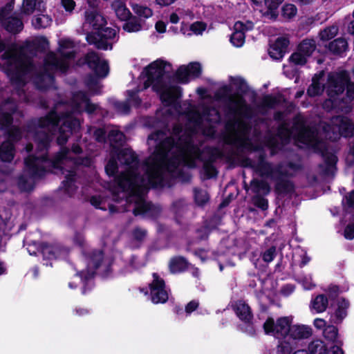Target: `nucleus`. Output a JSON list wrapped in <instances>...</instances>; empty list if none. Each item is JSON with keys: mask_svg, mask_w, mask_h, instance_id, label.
<instances>
[{"mask_svg": "<svg viewBox=\"0 0 354 354\" xmlns=\"http://www.w3.org/2000/svg\"><path fill=\"white\" fill-rule=\"evenodd\" d=\"M115 153L118 160L129 167L118 176V187L124 192L140 195L147 189V185L145 178L138 172L140 162L137 154L129 148L118 149Z\"/></svg>", "mask_w": 354, "mask_h": 354, "instance_id": "obj_1", "label": "nucleus"}, {"mask_svg": "<svg viewBox=\"0 0 354 354\" xmlns=\"http://www.w3.org/2000/svg\"><path fill=\"white\" fill-rule=\"evenodd\" d=\"M255 171L261 177H266L276 182L274 192L277 195H287L295 192L294 183L285 178L290 176L288 171L283 169L281 163L274 166L272 163L267 161L265 153H263L259 156Z\"/></svg>", "mask_w": 354, "mask_h": 354, "instance_id": "obj_2", "label": "nucleus"}, {"mask_svg": "<svg viewBox=\"0 0 354 354\" xmlns=\"http://www.w3.org/2000/svg\"><path fill=\"white\" fill-rule=\"evenodd\" d=\"M60 122V118L55 111H50L44 117L35 118L29 120L26 129L28 133H33V140L37 144V149L39 151H47L50 147L53 140V136L40 129L51 126L53 128L58 127Z\"/></svg>", "mask_w": 354, "mask_h": 354, "instance_id": "obj_3", "label": "nucleus"}, {"mask_svg": "<svg viewBox=\"0 0 354 354\" xmlns=\"http://www.w3.org/2000/svg\"><path fill=\"white\" fill-rule=\"evenodd\" d=\"M143 165L147 178V188H162L165 186V171L174 172L180 165V159L176 156H167L164 159L160 158L149 162H143Z\"/></svg>", "mask_w": 354, "mask_h": 354, "instance_id": "obj_4", "label": "nucleus"}, {"mask_svg": "<svg viewBox=\"0 0 354 354\" xmlns=\"http://www.w3.org/2000/svg\"><path fill=\"white\" fill-rule=\"evenodd\" d=\"M232 88L230 85L221 86L214 93L215 99L218 101L227 102L226 115H239L250 119L254 115L252 106L246 102L239 93L232 94Z\"/></svg>", "mask_w": 354, "mask_h": 354, "instance_id": "obj_5", "label": "nucleus"}, {"mask_svg": "<svg viewBox=\"0 0 354 354\" xmlns=\"http://www.w3.org/2000/svg\"><path fill=\"white\" fill-rule=\"evenodd\" d=\"M148 140H153L157 144L152 155L146 158L143 162H149L152 160H157L160 158L164 159L176 145V139L171 136L167 137L165 133L162 130H157L149 134Z\"/></svg>", "mask_w": 354, "mask_h": 354, "instance_id": "obj_6", "label": "nucleus"}, {"mask_svg": "<svg viewBox=\"0 0 354 354\" xmlns=\"http://www.w3.org/2000/svg\"><path fill=\"white\" fill-rule=\"evenodd\" d=\"M237 317L243 322L238 325V329L250 337L256 335L254 325V315L250 306L243 300H238L232 306Z\"/></svg>", "mask_w": 354, "mask_h": 354, "instance_id": "obj_7", "label": "nucleus"}, {"mask_svg": "<svg viewBox=\"0 0 354 354\" xmlns=\"http://www.w3.org/2000/svg\"><path fill=\"white\" fill-rule=\"evenodd\" d=\"M171 66L170 63L157 59L145 68L147 80L145 83V87L152 85L153 91H158L164 87L165 81L163 77L165 75V68L167 66Z\"/></svg>", "mask_w": 354, "mask_h": 354, "instance_id": "obj_8", "label": "nucleus"}, {"mask_svg": "<svg viewBox=\"0 0 354 354\" xmlns=\"http://www.w3.org/2000/svg\"><path fill=\"white\" fill-rule=\"evenodd\" d=\"M291 324L292 319L288 317H281L276 322L269 317L263 323V328L266 335L277 339H286L289 335Z\"/></svg>", "mask_w": 354, "mask_h": 354, "instance_id": "obj_9", "label": "nucleus"}, {"mask_svg": "<svg viewBox=\"0 0 354 354\" xmlns=\"http://www.w3.org/2000/svg\"><path fill=\"white\" fill-rule=\"evenodd\" d=\"M117 32L111 27L102 26L97 31L87 33L86 41L94 45L99 50H106L112 49L113 45L108 42V40L113 39L116 36Z\"/></svg>", "mask_w": 354, "mask_h": 354, "instance_id": "obj_10", "label": "nucleus"}, {"mask_svg": "<svg viewBox=\"0 0 354 354\" xmlns=\"http://www.w3.org/2000/svg\"><path fill=\"white\" fill-rule=\"evenodd\" d=\"M348 82H349V75L346 71L335 75H329L326 88L327 95L330 98L335 99L344 93Z\"/></svg>", "mask_w": 354, "mask_h": 354, "instance_id": "obj_11", "label": "nucleus"}, {"mask_svg": "<svg viewBox=\"0 0 354 354\" xmlns=\"http://www.w3.org/2000/svg\"><path fill=\"white\" fill-rule=\"evenodd\" d=\"M80 127V122L77 118L73 117L65 118L58 128L57 145L61 147L64 146L71 135L79 133Z\"/></svg>", "mask_w": 354, "mask_h": 354, "instance_id": "obj_12", "label": "nucleus"}, {"mask_svg": "<svg viewBox=\"0 0 354 354\" xmlns=\"http://www.w3.org/2000/svg\"><path fill=\"white\" fill-rule=\"evenodd\" d=\"M83 64L92 70L98 77L104 78L109 74L108 62L106 60H101L98 54L93 50L88 52L84 55Z\"/></svg>", "mask_w": 354, "mask_h": 354, "instance_id": "obj_13", "label": "nucleus"}, {"mask_svg": "<svg viewBox=\"0 0 354 354\" xmlns=\"http://www.w3.org/2000/svg\"><path fill=\"white\" fill-rule=\"evenodd\" d=\"M48 160V155H41L36 156L30 155L24 160L25 167L29 175L33 178H40L44 177L47 170L41 164Z\"/></svg>", "mask_w": 354, "mask_h": 354, "instance_id": "obj_14", "label": "nucleus"}, {"mask_svg": "<svg viewBox=\"0 0 354 354\" xmlns=\"http://www.w3.org/2000/svg\"><path fill=\"white\" fill-rule=\"evenodd\" d=\"M129 195L138 197L137 201L135 202V207L133 209V214L136 216L142 215L153 219L159 216L160 214V209L154 205L151 202L145 201L141 197L142 194L138 196L133 195L131 194H129Z\"/></svg>", "mask_w": 354, "mask_h": 354, "instance_id": "obj_15", "label": "nucleus"}, {"mask_svg": "<svg viewBox=\"0 0 354 354\" xmlns=\"http://www.w3.org/2000/svg\"><path fill=\"white\" fill-rule=\"evenodd\" d=\"M34 245L38 251L39 255L42 257L43 264L48 266H51V261L56 259L61 254L59 246L54 244H50L46 242L35 243Z\"/></svg>", "mask_w": 354, "mask_h": 354, "instance_id": "obj_16", "label": "nucleus"}, {"mask_svg": "<svg viewBox=\"0 0 354 354\" xmlns=\"http://www.w3.org/2000/svg\"><path fill=\"white\" fill-rule=\"evenodd\" d=\"M253 28L254 24L251 21H247L246 23L241 21H236L234 25V31L230 39L232 44L236 48L243 46L245 41V32Z\"/></svg>", "mask_w": 354, "mask_h": 354, "instance_id": "obj_17", "label": "nucleus"}, {"mask_svg": "<svg viewBox=\"0 0 354 354\" xmlns=\"http://www.w3.org/2000/svg\"><path fill=\"white\" fill-rule=\"evenodd\" d=\"M6 8L0 9V21L3 28L10 34L17 35L24 29V23L21 18L15 16L6 17Z\"/></svg>", "mask_w": 354, "mask_h": 354, "instance_id": "obj_18", "label": "nucleus"}, {"mask_svg": "<svg viewBox=\"0 0 354 354\" xmlns=\"http://www.w3.org/2000/svg\"><path fill=\"white\" fill-rule=\"evenodd\" d=\"M320 153L324 161V164L318 165L322 174L325 176H334L337 169V156L335 153L328 151L326 148L320 150Z\"/></svg>", "mask_w": 354, "mask_h": 354, "instance_id": "obj_19", "label": "nucleus"}, {"mask_svg": "<svg viewBox=\"0 0 354 354\" xmlns=\"http://www.w3.org/2000/svg\"><path fill=\"white\" fill-rule=\"evenodd\" d=\"M154 91L159 93L160 100L165 106H171L174 104L183 95L180 86H167L165 82L162 88Z\"/></svg>", "mask_w": 354, "mask_h": 354, "instance_id": "obj_20", "label": "nucleus"}, {"mask_svg": "<svg viewBox=\"0 0 354 354\" xmlns=\"http://www.w3.org/2000/svg\"><path fill=\"white\" fill-rule=\"evenodd\" d=\"M55 82L54 74L44 64V69L38 73L35 77L36 88L41 91H46L53 87Z\"/></svg>", "mask_w": 354, "mask_h": 354, "instance_id": "obj_21", "label": "nucleus"}, {"mask_svg": "<svg viewBox=\"0 0 354 354\" xmlns=\"http://www.w3.org/2000/svg\"><path fill=\"white\" fill-rule=\"evenodd\" d=\"M290 41L284 37H278L274 44L270 45L269 48V55L274 59H281L287 52Z\"/></svg>", "mask_w": 354, "mask_h": 354, "instance_id": "obj_22", "label": "nucleus"}, {"mask_svg": "<svg viewBox=\"0 0 354 354\" xmlns=\"http://www.w3.org/2000/svg\"><path fill=\"white\" fill-rule=\"evenodd\" d=\"M325 47L328 52L335 56L343 57L348 50V44L344 37H338L330 41Z\"/></svg>", "mask_w": 354, "mask_h": 354, "instance_id": "obj_23", "label": "nucleus"}, {"mask_svg": "<svg viewBox=\"0 0 354 354\" xmlns=\"http://www.w3.org/2000/svg\"><path fill=\"white\" fill-rule=\"evenodd\" d=\"M190 263L187 259L183 256H175L172 257L169 263V271L172 274H179L187 271Z\"/></svg>", "mask_w": 354, "mask_h": 354, "instance_id": "obj_24", "label": "nucleus"}, {"mask_svg": "<svg viewBox=\"0 0 354 354\" xmlns=\"http://www.w3.org/2000/svg\"><path fill=\"white\" fill-rule=\"evenodd\" d=\"M312 335V329L310 327L305 325H291L289 339L292 342L297 339H307Z\"/></svg>", "mask_w": 354, "mask_h": 354, "instance_id": "obj_25", "label": "nucleus"}, {"mask_svg": "<svg viewBox=\"0 0 354 354\" xmlns=\"http://www.w3.org/2000/svg\"><path fill=\"white\" fill-rule=\"evenodd\" d=\"M176 145L175 146L180 150L186 151L189 153L198 154L201 153L200 149L196 146L192 140V138L187 136H180L177 140H176Z\"/></svg>", "mask_w": 354, "mask_h": 354, "instance_id": "obj_26", "label": "nucleus"}, {"mask_svg": "<svg viewBox=\"0 0 354 354\" xmlns=\"http://www.w3.org/2000/svg\"><path fill=\"white\" fill-rule=\"evenodd\" d=\"M46 66H52L62 73H66L69 69V64L63 59L57 58L55 54H50L44 61Z\"/></svg>", "mask_w": 354, "mask_h": 354, "instance_id": "obj_27", "label": "nucleus"}, {"mask_svg": "<svg viewBox=\"0 0 354 354\" xmlns=\"http://www.w3.org/2000/svg\"><path fill=\"white\" fill-rule=\"evenodd\" d=\"M86 21L93 27L95 31H97L107 24L106 19L95 10L86 12Z\"/></svg>", "mask_w": 354, "mask_h": 354, "instance_id": "obj_28", "label": "nucleus"}, {"mask_svg": "<svg viewBox=\"0 0 354 354\" xmlns=\"http://www.w3.org/2000/svg\"><path fill=\"white\" fill-rule=\"evenodd\" d=\"M339 118V131L344 138H351L354 135V124L352 120L344 116H337Z\"/></svg>", "mask_w": 354, "mask_h": 354, "instance_id": "obj_29", "label": "nucleus"}, {"mask_svg": "<svg viewBox=\"0 0 354 354\" xmlns=\"http://www.w3.org/2000/svg\"><path fill=\"white\" fill-rule=\"evenodd\" d=\"M15 147L14 143L4 141L0 145V160L2 162H10L15 157Z\"/></svg>", "mask_w": 354, "mask_h": 354, "instance_id": "obj_30", "label": "nucleus"}, {"mask_svg": "<svg viewBox=\"0 0 354 354\" xmlns=\"http://www.w3.org/2000/svg\"><path fill=\"white\" fill-rule=\"evenodd\" d=\"M6 73L9 77L11 84L17 87H24L25 86L26 83L24 80V75L15 68L13 65L6 67Z\"/></svg>", "mask_w": 354, "mask_h": 354, "instance_id": "obj_31", "label": "nucleus"}, {"mask_svg": "<svg viewBox=\"0 0 354 354\" xmlns=\"http://www.w3.org/2000/svg\"><path fill=\"white\" fill-rule=\"evenodd\" d=\"M113 152H118V149H121L125 143V136L120 131H111L108 135Z\"/></svg>", "mask_w": 354, "mask_h": 354, "instance_id": "obj_32", "label": "nucleus"}, {"mask_svg": "<svg viewBox=\"0 0 354 354\" xmlns=\"http://www.w3.org/2000/svg\"><path fill=\"white\" fill-rule=\"evenodd\" d=\"M323 71L316 73L312 78V83L307 88V95L313 97L322 94L323 89L321 87L320 80L323 77Z\"/></svg>", "mask_w": 354, "mask_h": 354, "instance_id": "obj_33", "label": "nucleus"}, {"mask_svg": "<svg viewBox=\"0 0 354 354\" xmlns=\"http://www.w3.org/2000/svg\"><path fill=\"white\" fill-rule=\"evenodd\" d=\"M283 1L284 0H264L265 6L267 8L264 15L275 21L279 16L278 8Z\"/></svg>", "mask_w": 354, "mask_h": 354, "instance_id": "obj_34", "label": "nucleus"}, {"mask_svg": "<svg viewBox=\"0 0 354 354\" xmlns=\"http://www.w3.org/2000/svg\"><path fill=\"white\" fill-rule=\"evenodd\" d=\"M298 50L302 52V53L308 59L313 52L317 50V44L314 39H304L297 46Z\"/></svg>", "mask_w": 354, "mask_h": 354, "instance_id": "obj_35", "label": "nucleus"}, {"mask_svg": "<svg viewBox=\"0 0 354 354\" xmlns=\"http://www.w3.org/2000/svg\"><path fill=\"white\" fill-rule=\"evenodd\" d=\"M112 7L115 10L117 17L120 21H125L132 17L131 12L127 8L124 2L120 1H115L112 3Z\"/></svg>", "mask_w": 354, "mask_h": 354, "instance_id": "obj_36", "label": "nucleus"}, {"mask_svg": "<svg viewBox=\"0 0 354 354\" xmlns=\"http://www.w3.org/2000/svg\"><path fill=\"white\" fill-rule=\"evenodd\" d=\"M349 307V301L344 297H341L337 302V307L334 315L336 319V324L341 323L347 316V309Z\"/></svg>", "mask_w": 354, "mask_h": 354, "instance_id": "obj_37", "label": "nucleus"}, {"mask_svg": "<svg viewBox=\"0 0 354 354\" xmlns=\"http://www.w3.org/2000/svg\"><path fill=\"white\" fill-rule=\"evenodd\" d=\"M13 67L26 75L33 68V64L31 60L28 59L25 54V56H21L13 64Z\"/></svg>", "mask_w": 354, "mask_h": 354, "instance_id": "obj_38", "label": "nucleus"}, {"mask_svg": "<svg viewBox=\"0 0 354 354\" xmlns=\"http://www.w3.org/2000/svg\"><path fill=\"white\" fill-rule=\"evenodd\" d=\"M216 158L213 155L203 161V169L204 170V174L207 179H211L216 178L218 175V170L214 165Z\"/></svg>", "mask_w": 354, "mask_h": 354, "instance_id": "obj_39", "label": "nucleus"}, {"mask_svg": "<svg viewBox=\"0 0 354 354\" xmlns=\"http://www.w3.org/2000/svg\"><path fill=\"white\" fill-rule=\"evenodd\" d=\"M328 305V299L324 294H319L313 298L310 303L311 308L317 313L324 312Z\"/></svg>", "mask_w": 354, "mask_h": 354, "instance_id": "obj_40", "label": "nucleus"}, {"mask_svg": "<svg viewBox=\"0 0 354 354\" xmlns=\"http://www.w3.org/2000/svg\"><path fill=\"white\" fill-rule=\"evenodd\" d=\"M237 126L238 129L243 133H248L251 129V127L245 121L239 119L230 120L226 122L225 128L227 131H233Z\"/></svg>", "mask_w": 354, "mask_h": 354, "instance_id": "obj_41", "label": "nucleus"}, {"mask_svg": "<svg viewBox=\"0 0 354 354\" xmlns=\"http://www.w3.org/2000/svg\"><path fill=\"white\" fill-rule=\"evenodd\" d=\"M75 173L71 172L65 176V180L62 181V188L64 192L69 196L71 197L76 191V187L75 186Z\"/></svg>", "mask_w": 354, "mask_h": 354, "instance_id": "obj_42", "label": "nucleus"}, {"mask_svg": "<svg viewBox=\"0 0 354 354\" xmlns=\"http://www.w3.org/2000/svg\"><path fill=\"white\" fill-rule=\"evenodd\" d=\"M308 351L309 354H328V348L324 342L315 339L309 343Z\"/></svg>", "mask_w": 354, "mask_h": 354, "instance_id": "obj_43", "label": "nucleus"}, {"mask_svg": "<svg viewBox=\"0 0 354 354\" xmlns=\"http://www.w3.org/2000/svg\"><path fill=\"white\" fill-rule=\"evenodd\" d=\"M17 111V106H13L10 112H2L0 115V127L2 130L9 129L13 126V114Z\"/></svg>", "mask_w": 354, "mask_h": 354, "instance_id": "obj_44", "label": "nucleus"}, {"mask_svg": "<svg viewBox=\"0 0 354 354\" xmlns=\"http://www.w3.org/2000/svg\"><path fill=\"white\" fill-rule=\"evenodd\" d=\"M251 189L253 193L259 194L261 191H263L265 194H268L270 191V187L265 180L253 178L250 181Z\"/></svg>", "mask_w": 354, "mask_h": 354, "instance_id": "obj_45", "label": "nucleus"}, {"mask_svg": "<svg viewBox=\"0 0 354 354\" xmlns=\"http://www.w3.org/2000/svg\"><path fill=\"white\" fill-rule=\"evenodd\" d=\"M80 277L83 283L82 294L86 295L93 288V274L89 272H82L80 273Z\"/></svg>", "mask_w": 354, "mask_h": 354, "instance_id": "obj_46", "label": "nucleus"}, {"mask_svg": "<svg viewBox=\"0 0 354 354\" xmlns=\"http://www.w3.org/2000/svg\"><path fill=\"white\" fill-rule=\"evenodd\" d=\"M122 29L127 32H138L142 29V25L136 16L132 15L129 19L125 21Z\"/></svg>", "mask_w": 354, "mask_h": 354, "instance_id": "obj_47", "label": "nucleus"}, {"mask_svg": "<svg viewBox=\"0 0 354 354\" xmlns=\"http://www.w3.org/2000/svg\"><path fill=\"white\" fill-rule=\"evenodd\" d=\"M131 6L133 12L138 17L148 19L153 15V10L147 6L139 3H132Z\"/></svg>", "mask_w": 354, "mask_h": 354, "instance_id": "obj_48", "label": "nucleus"}, {"mask_svg": "<svg viewBox=\"0 0 354 354\" xmlns=\"http://www.w3.org/2000/svg\"><path fill=\"white\" fill-rule=\"evenodd\" d=\"M339 32V28L333 25L321 30L319 32V37L322 41H327L333 39Z\"/></svg>", "mask_w": 354, "mask_h": 354, "instance_id": "obj_49", "label": "nucleus"}, {"mask_svg": "<svg viewBox=\"0 0 354 354\" xmlns=\"http://www.w3.org/2000/svg\"><path fill=\"white\" fill-rule=\"evenodd\" d=\"M89 264L95 270L101 266L104 259V252L102 250H95L88 254Z\"/></svg>", "mask_w": 354, "mask_h": 354, "instance_id": "obj_50", "label": "nucleus"}, {"mask_svg": "<svg viewBox=\"0 0 354 354\" xmlns=\"http://www.w3.org/2000/svg\"><path fill=\"white\" fill-rule=\"evenodd\" d=\"M297 13V8L292 3H285L281 10V15L285 20H290L294 18Z\"/></svg>", "mask_w": 354, "mask_h": 354, "instance_id": "obj_51", "label": "nucleus"}, {"mask_svg": "<svg viewBox=\"0 0 354 354\" xmlns=\"http://www.w3.org/2000/svg\"><path fill=\"white\" fill-rule=\"evenodd\" d=\"M138 93L139 91L137 89L127 90L126 91V99L129 102V104L135 108H139L142 104V99L140 97Z\"/></svg>", "mask_w": 354, "mask_h": 354, "instance_id": "obj_52", "label": "nucleus"}, {"mask_svg": "<svg viewBox=\"0 0 354 354\" xmlns=\"http://www.w3.org/2000/svg\"><path fill=\"white\" fill-rule=\"evenodd\" d=\"M299 137L304 142L313 140L317 136V130L315 127L306 126L300 132L298 133Z\"/></svg>", "mask_w": 354, "mask_h": 354, "instance_id": "obj_53", "label": "nucleus"}, {"mask_svg": "<svg viewBox=\"0 0 354 354\" xmlns=\"http://www.w3.org/2000/svg\"><path fill=\"white\" fill-rule=\"evenodd\" d=\"M174 77L178 83L187 84L189 82L188 68L185 66H180L175 72Z\"/></svg>", "mask_w": 354, "mask_h": 354, "instance_id": "obj_54", "label": "nucleus"}, {"mask_svg": "<svg viewBox=\"0 0 354 354\" xmlns=\"http://www.w3.org/2000/svg\"><path fill=\"white\" fill-rule=\"evenodd\" d=\"M5 131L8 136V140L6 141L14 143L19 141L22 138L21 129L17 126H12Z\"/></svg>", "mask_w": 354, "mask_h": 354, "instance_id": "obj_55", "label": "nucleus"}, {"mask_svg": "<svg viewBox=\"0 0 354 354\" xmlns=\"http://www.w3.org/2000/svg\"><path fill=\"white\" fill-rule=\"evenodd\" d=\"M151 301L153 304H165L169 299L165 288L151 292Z\"/></svg>", "mask_w": 354, "mask_h": 354, "instance_id": "obj_56", "label": "nucleus"}, {"mask_svg": "<svg viewBox=\"0 0 354 354\" xmlns=\"http://www.w3.org/2000/svg\"><path fill=\"white\" fill-rule=\"evenodd\" d=\"M194 192V201L198 206L203 207L209 201V194L206 191L195 188Z\"/></svg>", "mask_w": 354, "mask_h": 354, "instance_id": "obj_57", "label": "nucleus"}, {"mask_svg": "<svg viewBox=\"0 0 354 354\" xmlns=\"http://www.w3.org/2000/svg\"><path fill=\"white\" fill-rule=\"evenodd\" d=\"M231 82L236 86L238 92L241 93L240 95H245L249 90L248 85L245 80L241 77H231Z\"/></svg>", "mask_w": 354, "mask_h": 354, "instance_id": "obj_58", "label": "nucleus"}, {"mask_svg": "<svg viewBox=\"0 0 354 354\" xmlns=\"http://www.w3.org/2000/svg\"><path fill=\"white\" fill-rule=\"evenodd\" d=\"M279 103L280 100L278 97L272 95V94H267L263 97L261 106L262 108L274 109Z\"/></svg>", "mask_w": 354, "mask_h": 354, "instance_id": "obj_59", "label": "nucleus"}, {"mask_svg": "<svg viewBox=\"0 0 354 354\" xmlns=\"http://www.w3.org/2000/svg\"><path fill=\"white\" fill-rule=\"evenodd\" d=\"M152 277L153 280L149 285L150 292L165 288V281L159 276L158 273L153 272L152 274Z\"/></svg>", "mask_w": 354, "mask_h": 354, "instance_id": "obj_60", "label": "nucleus"}, {"mask_svg": "<svg viewBox=\"0 0 354 354\" xmlns=\"http://www.w3.org/2000/svg\"><path fill=\"white\" fill-rule=\"evenodd\" d=\"M289 62L296 66H304L307 63L308 59L302 52L298 50V48L297 47L296 51L292 53L290 56Z\"/></svg>", "mask_w": 354, "mask_h": 354, "instance_id": "obj_61", "label": "nucleus"}, {"mask_svg": "<svg viewBox=\"0 0 354 354\" xmlns=\"http://www.w3.org/2000/svg\"><path fill=\"white\" fill-rule=\"evenodd\" d=\"M290 339L279 341L277 346V354H290L293 350V342H290Z\"/></svg>", "mask_w": 354, "mask_h": 354, "instance_id": "obj_62", "label": "nucleus"}, {"mask_svg": "<svg viewBox=\"0 0 354 354\" xmlns=\"http://www.w3.org/2000/svg\"><path fill=\"white\" fill-rule=\"evenodd\" d=\"M203 115L207 118L215 117L212 122L219 123L221 120V113L214 106H205L203 109ZM212 121V120H209Z\"/></svg>", "mask_w": 354, "mask_h": 354, "instance_id": "obj_63", "label": "nucleus"}, {"mask_svg": "<svg viewBox=\"0 0 354 354\" xmlns=\"http://www.w3.org/2000/svg\"><path fill=\"white\" fill-rule=\"evenodd\" d=\"M185 66L188 68V73L190 77L198 78L201 75L202 67L199 62H191Z\"/></svg>", "mask_w": 354, "mask_h": 354, "instance_id": "obj_64", "label": "nucleus"}]
</instances>
